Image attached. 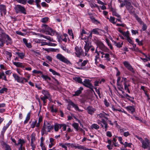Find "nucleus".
Segmentation results:
<instances>
[{
	"label": "nucleus",
	"instance_id": "f257e3e1",
	"mask_svg": "<svg viewBox=\"0 0 150 150\" xmlns=\"http://www.w3.org/2000/svg\"><path fill=\"white\" fill-rule=\"evenodd\" d=\"M85 44L84 46L85 52L83 50L81 47L76 46L75 48V53L78 57H80V56H82L83 57L87 56L88 57L89 56L88 54V52L90 49V48L92 47L91 44L90 42L88 41H85Z\"/></svg>",
	"mask_w": 150,
	"mask_h": 150
},
{
	"label": "nucleus",
	"instance_id": "f03ea898",
	"mask_svg": "<svg viewBox=\"0 0 150 150\" xmlns=\"http://www.w3.org/2000/svg\"><path fill=\"white\" fill-rule=\"evenodd\" d=\"M42 32H46V34L53 36L54 35L55 31L46 24H43L42 26Z\"/></svg>",
	"mask_w": 150,
	"mask_h": 150
},
{
	"label": "nucleus",
	"instance_id": "7ed1b4c3",
	"mask_svg": "<svg viewBox=\"0 0 150 150\" xmlns=\"http://www.w3.org/2000/svg\"><path fill=\"white\" fill-rule=\"evenodd\" d=\"M56 57L60 61L66 64H67L72 65L71 62L61 54H58L56 56Z\"/></svg>",
	"mask_w": 150,
	"mask_h": 150
},
{
	"label": "nucleus",
	"instance_id": "20e7f679",
	"mask_svg": "<svg viewBox=\"0 0 150 150\" xmlns=\"http://www.w3.org/2000/svg\"><path fill=\"white\" fill-rule=\"evenodd\" d=\"M13 76L15 81L17 82L24 84L25 83L27 82V80L24 77H20L16 73L13 74Z\"/></svg>",
	"mask_w": 150,
	"mask_h": 150
},
{
	"label": "nucleus",
	"instance_id": "39448f33",
	"mask_svg": "<svg viewBox=\"0 0 150 150\" xmlns=\"http://www.w3.org/2000/svg\"><path fill=\"white\" fill-rule=\"evenodd\" d=\"M42 93L44 96L41 97V99L43 101V103L45 104L47 103L46 99L50 98V94L48 91L45 90H42Z\"/></svg>",
	"mask_w": 150,
	"mask_h": 150
},
{
	"label": "nucleus",
	"instance_id": "423d86ee",
	"mask_svg": "<svg viewBox=\"0 0 150 150\" xmlns=\"http://www.w3.org/2000/svg\"><path fill=\"white\" fill-rule=\"evenodd\" d=\"M14 9L17 13H21L26 14V12L24 7L21 5H17L14 7Z\"/></svg>",
	"mask_w": 150,
	"mask_h": 150
},
{
	"label": "nucleus",
	"instance_id": "0eeeda50",
	"mask_svg": "<svg viewBox=\"0 0 150 150\" xmlns=\"http://www.w3.org/2000/svg\"><path fill=\"white\" fill-rule=\"evenodd\" d=\"M82 84L88 88L93 91L94 86L91 83V81L89 79H85Z\"/></svg>",
	"mask_w": 150,
	"mask_h": 150
},
{
	"label": "nucleus",
	"instance_id": "6e6552de",
	"mask_svg": "<svg viewBox=\"0 0 150 150\" xmlns=\"http://www.w3.org/2000/svg\"><path fill=\"white\" fill-rule=\"evenodd\" d=\"M126 8L129 13L131 14H134L135 13V8L132 5L130 1L126 3Z\"/></svg>",
	"mask_w": 150,
	"mask_h": 150
},
{
	"label": "nucleus",
	"instance_id": "1a4fd4ad",
	"mask_svg": "<svg viewBox=\"0 0 150 150\" xmlns=\"http://www.w3.org/2000/svg\"><path fill=\"white\" fill-rule=\"evenodd\" d=\"M67 102L68 103V107L67 109L69 110H70V107L69 106V105H71L75 109L76 111H81V110L79 109L77 105L75 104L73 102L71 101V100H69L67 101Z\"/></svg>",
	"mask_w": 150,
	"mask_h": 150
},
{
	"label": "nucleus",
	"instance_id": "9d476101",
	"mask_svg": "<svg viewBox=\"0 0 150 150\" xmlns=\"http://www.w3.org/2000/svg\"><path fill=\"white\" fill-rule=\"evenodd\" d=\"M142 147L144 149H146L150 148V142L147 138H145L142 142Z\"/></svg>",
	"mask_w": 150,
	"mask_h": 150
},
{
	"label": "nucleus",
	"instance_id": "9b49d317",
	"mask_svg": "<svg viewBox=\"0 0 150 150\" xmlns=\"http://www.w3.org/2000/svg\"><path fill=\"white\" fill-rule=\"evenodd\" d=\"M123 64L125 67L127 68L129 71L133 74L135 73V71L134 70L133 68L129 62L127 61H124L123 62Z\"/></svg>",
	"mask_w": 150,
	"mask_h": 150
},
{
	"label": "nucleus",
	"instance_id": "f8f14e48",
	"mask_svg": "<svg viewBox=\"0 0 150 150\" xmlns=\"http://www.w3.org/2000/svg\"><path fill=\"white\" fill-rule=\"evenodd\" d=\"M88 62V60H84L83 61L80 65V67H76V68L78 69H82L83 70H87L88 67H85L86 65Z\"/></svg>",
	"mask_w": 150,
	"mask_h": 150
},
{
	"label": "nucleus",
	"instance_id": "ddd939ff",
	"mask_svg": "<svg viewBox=\"0 0 150 150\" xmlns=\"http://www.w3.org/2000/svg\"><path fill=\"white\" fill-rule=\"evenodd\" d=\"M35 134L34 133L32 134L31 135V144L30 145L32 147V149L35 148V146L34 144V142L35 141Z\"/></svg>",
	"mask_w": 150,
	"mask_h": 150
},
{
	"label": "nucleus",
	"instance_id": "4468645a",
	"mask_svg": "<svg viewBox=\"0 0 150 150\" xmlns=\"http://www.w3.org/2000/svg\"><path fill=\"white\" fill-rule=\"evenodd\" d=\"M88 113L91 115H93L95 112L96 110L92 106H89L86 109Z\"/></svg>",
	"mask_w": 150,
	"mask_h": 150
},
{
	"label": "nucleus",
	"instance_id": "2eb2a0df",
	"mask_svg": "<svg viewBox=\"0 0 150 150\" xmlns=\"http://www.w3.org/2000/svg\"><path fill=\"white\" fill-rule=\"evenodd\" d=\"M125 108L128 111L131 113L132 114H133L135 111V108L133 106H127L125 107Z\"/></svg>",
	"mask_w": 150,
	"mask_h": 150
},
{
	"label": "nucleus",
	"instance_id": "dca6fc26",
	"mask_svg": "<svg viewBox=\"0 0 150 150\" xmlns=\"http://www.w3.org/2000/svg\"><path fill=\"white\" fill-rule=\"evenodd\" d=\"M12 122L11 120H10L8 123L5 126H4L2 129V130L1 131V133L3 136L4 133L6 131V129L8 128L10 125L11 124Z\"/></svg>",
	"mask_w": 150,
	"mask_h": 150
},
{
	"label": "nucleus",
	"instance_id": "f3484780",
	"mask_svg": "<svg viewBox=\"0 0 150 150\" xmlns=\"http://www.w3.org/2000/svg\"><path fill=\"white\" fill-rule=\"evenodd\" d=\"M0 12H1V15L3 13L5 14L6 13V6L3 4L0 5Z\"/></svg>",
	"mask_w": 150,
	"mask_h": 150
},
{
	"label": "nucleus",
	"instance_id": "a211bd4d",
	"mask_svg": "<svg viewBox=\"0 0 150 150\" xmlns=\"http://www.w3.org/2000/svg\"><path fill=\"white\" fill-rule=\"evenodd\" d=\"M26 141L23 139H19L18 141V143L16 146H18L20 145L19 147H24L23 145L26 143Z\"/></svg>",
	"mask_w": 150,
	"mask_h": 150
},
{
	"label": "nucleus",
	"instance_id": "6ab92c4d",
	"mask_svg": "<svg viewBox=\"0 0 150 150\" xmlns=\"http://www.w3.org/2000/svg\"><path fill=\"white\" fill-rule=\"evenodd\" d=\"M112 42L113 43L114 45L118 48L121 47L123 44V42L122 41L121 42H118L114 41H112Z\"/></svg>",
	"mask_w": 150,
	"mask_h": 150
},
{
	"label": "nucleus",
	"instance_id": "aec40b11",
	"mask_svg": "<svg viewBox=\"0 0 150 150\" xmlns=\"http://www.w3.org/2000/svg\"><path fill=\"white\" fill-rule=\"evenodd\" d=\"M4 37H5V38H6L7 39V40L6 41V45H8L9 44H12L13 42L12 40L8 35L5 34L4 35Z\"/></svg>",
	"mask_w": 150,
	"mask_h": 150
},
{
	"label": "nucleus",
	"instance_id": "412c9836",
	"mask_svg": "<svg viewBox=\"0 0 150 150\" xmlns=\"http://www.w3.org/2000/svg\"><path fill=\"white\" fill-rule=\"evenodd\" d=\"M83 88L82 87H80L79 89L78 90L75 92V93L73 94V96H79L80 94L81 93L82 91L83 90Z\"/></svg>",
	"mask_w": 150,
	"mask_h": 150
},
{
	"label": "nucleus",
	"instance_id": "4be33fe9",
	"mask_svg": "<svg viewBox=\"0 0 150 150\" xmlns=\"http://www.w3.org/2000/svg\"><path fill=\"white\" fill-rule=\"evenodd\" d=\"M40 37H43L44 38H45L50 41L52 42H55V40H54L52 38H51L49 36H45L42 34H40Z\"/></svg>",
	"mask_w": 150,
	"mask_h": 150
},
{
	"label": "nucleus",
	"instance_id": "5701e85b",
	"mask_svg": "<svg viewBox=\"0 0 150 150\" xmlns=\"http://www.w3.org/2000/svg\"><path fill=\"white\" fill-rule=\"evenodd\" d=\"M125 96L127 100L130 101L132 103H134L135 102L134 100V97H131L127 93L125 94Z\"/></svg>",
	"mask_w": 150,
	"mask_h": 150
},
{
	"label": "nucleus",
	"instance_id": "b1692460",
	"mask_svg": "<svg viewBox=\"0 0 150 150\" xmlns=\"http://www.w3.org/2000/svg\"><path fill=\"white\" fill-rule=\"evenodd\" d=\"M2 146L4 148L5 150H11L10 146L5 142L3 143Z\"/></svg>",
	"mask_w": 150,
	"mask_h": 150
},
{
	"label": "nucleus",
	"instance_id": "393cba45",
	"mask_svg": "<svg viewBox=\"0 0 150 150\" xmlns=\"http://www.w3.org/2000/svg\"><path fill=\"white\" fill-rule=\"evenodd\" d=\"M46 128V125H45V122H44L43 127L41 130V134L42 136H43L45 134H47V132L45 130Z\"/></svg>",
	"mask_w": 150,
	"mask_h": 150
},
{
	"label": "nucleus",
	"instance_id": "a878e982",
	"mask_svg": "<svg viewBox=\"0 0 150 150\" xmlns=\"http://www.w3.org/2000/svg\"><path fill=\"white\" fill-rule=\"evenodd\" d=\"M97 116L98 117V118H102L105 117V116L106 115L109 116V115L108 114L104 112H102L97 114Z\"/></svg>",
	"mask_w": 150,
	"mask_h": 150
},
{
	"label": "nucleus",
	"instance_id": "bb28decb",
	"mask_svg": "<svg viewBox=\"0 0 150 150\" xmlns=\"http://www.w3.org/2000/svg\"><path fill=\"white\" fill-rule=\"evenodd\" d=\"M99 48L102 51L105 52H108L109 50V49L107 47H106L104 44L100 47Z\"/></svg>",
	"mask_w": 150,
	"mask_h": 150
},
{
	"label": "nucleus",
	"instance_id": "cd10ccee",
	"mask_svg": "<svg viewBox=\"0 0 150 150\" xmlns=\"http://www.w3.org/2000/svg\"><path fill=\"white\" fill-rule=\"evenodd\" d=\"M13 64L17 67H21V68H24L25 66L23 65L22 63L20 62H13Z\"/></svg>",
	"mask_w": 150,
	"mask_h": 150
},
{
	"label": "nucleus",
	"instance_id": "c85d7f7f",
	"mask_svg": "<svg viewBox=\"0 0 150 150\" xmlns=\"http://www.w3.org/2000/svg\"><path fill=\"white\" fill-rule=\"evenodd\" d=\"M31 112L30 111L27 114L26 119L24 122V124H27L30 119V116L31 115Z\"/></svg>",
	"mask_w": 150,
	"mask_h": 150
},
{
	"label": "nucleus",
	"instance_id": "c756f323",
	"mask_svg": "<svg viewBox=\"0 0 150 150\" xmlns=\"http://www.w3.org/2000/svg\"><path fill=\"white\" fill-rule=\"evenodd\" d=\"M47 128L48 129L47 132H50L51 130L54 128V126L51 125L49 123H47V125H46V128Z\"/></svg>",
	"mask_w": 150,
	"mask_h": 150
},
{
	"label": "nucleus",
	"instance_id": "7c9ffc66",
	"mask_svg": "<svg viewBox=\"0 0 150 150\" xmlns=\"http://www.w3.org/2000/svg\"><path fill=\"white\" fill-rule=\"evenodd\" d=\"M54 127L55 131L57 132L59 130V129L61 128V124L56 123L54 125Z\"/></svg>",
	"mask_w": 150,
	"mask_h": 150
},
{
	"label": "nucleus",
	"instance_id": "2f4dec72",
	"mask_svg": "<svg viewBox=\"0 0 150 150\" xmlns=\"http://www.w3.org/2000/svg\"><path fill=\"white\" fill-rule=\"evenodd\" d=\"M73 79L78 83L82 84L83 81L81 78L79 77H75L73 78Z\"/></svg>",
	"mask_w": 150,
	"mask_h": 150
},
{
	"label": "nucleus",
	"instance_id": "473e14b6",
	"mask_svg": "<svg viewBox=\"0 0 150 150\" xmlns=\"http://www.w3.org/2000/svg\"><path fill=\"white\" fill-rule=\"evenodd\" d=\"M101 122V123H103L104 125V129H105V131H107L108 127V125L107 123L106 122L105 120L104 119H102Z\"/></svg>",
	"mask_w": 150,
	"mask_h": 150
},
{
	"label": "nucleus",
	"instance_id": "72a5a7b5",
	"mask_svg": "<svg viewBox=\"0 0 150 150\" xmlns=\"http://www.w3.org/2000/svg\"><path fill=\"white\" fill-rule=\"evenodd\" d=\"M111 141L110 139H108L107 141V143L109 144L107 146V147L109 150H111L112 149L113 145H111Z\"/></svg>",
	"mask_w": 150,
	"mask_h": 150
},
{
	"label": "nucleus",
	"instance_id": "f704fd0d",
	"mask_svg": "<svg viewBox=\"0 0 150 150\" xmlns=\"http://www.w3.org/2000/svg\"><path fill=\"white\" fill-rule=\"evenodd\" d=\"M16 54H17L21 59H23L25 57V54L23 52H16Z\"/></svg>",
	"mask_w": 150,
	"mask_h": 150
},
{
	"label": "nucleus",
	"instance_id": "c9c22d12",
	"mask_svg": "<svg viewBox=\"0 0 150 150\" xmlns=\"http://www.w3.org/2000/svg\"><path fill=\"white\" fill-rule=\"evenodd\" d=\"M100 30H101L99 28H96L93 29L91 31H92V33H93V34L98 35L99 34V31Z\"/></svg>",
	"mask_w": 150,
	"mask_h": 150
},
{
	"label": "nucleus",
	"instance_id": "e433bc0d",
	"mask_svg": "<svg viewBox=\"0 0 150 150\" xmlns=\"http://www.w3.org/2000/svg\"><path fill=\"white\" fill-rule=\"evenodd\" d=\"M124 89L125 90H127L128 93H130V91L129 88V87L130 86L129 84H126L125 83H124Z\"/></svg>",
	"mask_w": 150,
	"mask_h": 150
},
{
	"label": "nucleus",
	"instance_id": "4c0bfd02",
	"mask_svg": "<svg viewBox=\"0 0 150 150\" xmlns=\"http://www.w3.org/2000/svg\"><path fill=\"white\" fill-rule=\"evenodd\" d=\"M104 57L105 58V59L107 61V62H109L111 60L110 55L109 53H106L105 54Z\"/></svg>",
	"mask_w": 150,
	"mask_h": 150
},
{
	"label": "nucleus",
	"instance_id": "58836bf2",
	"mask_svg": "<svg viewBox=\"0 0 150 150\" xmlns=\"http://www.w3.org/2000/svg\"><path fill=\"white\" fill-rule=\"evenodd\" d=\"M105 41L110 49L111 50H113V47L112 44L110 42V40L108 38H106Z\"/></svg>",
	"mask_w": 150,
	"mask_h": 150
},
{
	"label": "nucleus",
	"instance_id": "ea45409f",
	"mask_svg": "<svg viewBox=\"0 0 150 150\" xmlns=\"http://www.w3.org/2000/svg\"><path fill=\"white\" fill-rule=\"evenodd\" d=\"M0 79H3L6 81H7L6 76L5 75L4 72H2L0 74Z\"/></svg>",
	"mask_w": 150,
	"mask_h": 150
},
{
	"label": "nucleus",
	"instance_id": "a19ab883",
	"mask_svg": "<svg viewBox=\"0 0 150 150\" xmlns=\"http://www.w3.org/2000/svg\"><path fill=\"white\" fill-rule=\"evenodd\" d=\"M15 1L21 4L25 5L27 2V0H14Z\"/></svg>",
	"mask_w": 150,
	"mask_h": 150
},
{
	"label": "nucleus",
	"instance_id": "79ce46f5",
	"mask_svg": "<svg viewBox=\"0 0 150 150\" xmlns=\"http://www.w3.org/2000/svg\"><path fill=\"white\" fill-rule=\"evenodd\" d=\"M115 18L113 17L110 16L109 21L113 24H116V22L115 21Z\"/></svg>",
	"mask_w": 150,
	"mask_h": 150
},
{
	"label": "nucleus",
	"instance_id": "37998d69",
	"mask_svg": "<svg viewBox=\"0 0 150 150\" xmlns=\"http://www.w3.org/2000/svg\"><path fill=\"white\" fill-rule=\"evenodd\" d=\"M90 5L92 8H93L97 7L99 11H100L99 7L97 4L91 3L90 4Z\"/></svg>",
	"mask_w": 150,
	"mask_h": 150
},
{
	"label": "nucleus",
	"instance_id": "c03bdc74",
	"mask_svg": "<svg viewBox=\"0 0 150 150\" xmlns=\"http://www.w3.org/2000/svg\"><path fill=\"white\" fill-rule=\"evenodd\" d=\"M49 71L50 72H51L54 75H56L58 76H60V74L59 73L53 70L52 69H49Z\"/></svg>",
	"mask_w": 150,
	"mask_h": 150
},
{
	"label": "nucleus",
	"instance_id": "a18cd8bd",
	"mask_svg": "<svg viewBox=\"0 0 150 150\" xmlns=\"http://www.w3.org/2000/svg\"><path fill=\"white\" fill-rule=\"evenodd\" d=\"M112 15L113 16H115L117 17H120V15H119L115 11V10L112 9Z\"/></svg>",
	"mask_w": 150,
	"mask_h": 150
},
{
	"label": "nucleus",
	"instance_id": "49530a36",
	"mask_svg": "<svg viewBox=\"0 0 150 150\" xmlns=\"http://www.w3.org/2000/svg\"><path fill=\"white\" fill-rule=\"evenodd\" d=\"M124 36L126 37V39L129 37V33L128 31H127L126 32H124L122 34Z\"/></svg>",
	"mask_w": 150,
	"mask_h": 150
},
{
	"label": "nucleus",
	"instance_id": "de8ad7c7",
	"mask_svg": "<svg viewBox=\"0 0 150 150\" xmlns=\"http://www.w3.org/2000/svg\"><path fill=\"white\" fill-rule=\"evenodd\" d=\"M99 126L96 124H93L91 126V128L92 129H97L99 128Z\"/></svg>",
	"mask_w": 150,
	"mask_h": 150
},
{
	"label": "nucleus",
	"instance_id": "09e8293b",
	"mask_svg": "<svg viewBox=\"0 0 150 150\" xmlns=\"http://www.w3.org/2000/svg\"><path fill=\"white\" fill-rule=\"evenodd\" d=\"M72 126L76 129V131H78V127L79 126V125L78 123H74L72 124Z\"/></svg>",
	"mask_w": 150,
	"mask_h": 150
},
{
	"label": "nucleus",
	"instance_id": "8fccbe9b",
	"mask_svg": "<svg viewBox=\"0 0 150 150\" xmlns=\"http://www.w3.org/2000/svg\"><path fill=\"white\" fill-rule=\"evenodd\" d=\"M132 145V143H128L127 142H125L124 145V146L125 148H126L127 147H129L131 148V145Z\"/></svg>",
	"mask_w": 150,
	"mask_h": 150
},
{
	"label": "nucleus",
	"instance_id": "3c124183",
	"mask_svg": "<svg viewBox=\"0 0 150 150\" xmlns=\"http://www.w3.org/2000/svg\"><path fill=\"white\" fill-rule=\"evenodd\" d=\"M68 33L70 35H71L72 36V39H74V34L73 33V31L72 29H68Z\"/></svg>",
	"mask_w": 150,
	"mask_h": 150
},
{
	"label": "nucleus",
	"instance_id": "603ef678",
	"mask_svg": "<svg viewBox=\"0 0 150 150\" xmlns=\"http://www.w3.org/2000/svg\"><path fill=\"white\" fill-rule=\"evenodd\" d=\"M35 2L36 4L37 7L39 8H40L41 6H40V3L41 2L40 0H35Z\"/></svg>",
	"mask_w": 150,
	"mask_h": 150
},
{
	"label": "nucleus",
	"instance_id": "864d4df0",
	"mask_svg": "<svg viewBox=\"0 0 150 150\" xmlns=\"http://www.w3.org/2000/svg\"><path fill=\"white\" fill-rule=\"evenodd\" d=\"M48 19L49 18L48 17H45L42 18L41 21L43 23H45L48 21Z\"/></svg>",
	"mask_w": 150,
	"mask_h": 150
},
{
	"label": "nucleus",
	"instance_id": "5fc2aeb1",
	"mask_svg": "<svg viewBox=\"0 0 150 150\" xmlns=\"http://www.w3.org/2000/svg\"><path fill=\"white\" fill-rule=\"evenodd\" d=\"M37 123V120H36L35 121L33 122H32V124L30 125V127L32 128H34Z\"/></svg>",
	"mask_w": 150,
	"mask_h": 150
},
{
	"label": "nucleus",
	"instance_id": "6e6d98bb",
	"mask_svg": "<svg viewBox=\"0 0 150 150\" xmlns=\"http://www.w3.org/2000/svg\"><path fill=\"white\" fill-rule=\"evenodd\" d=\"M96 43L99 48L104 44L101 41L99 40H98L96 41Z\"/></svg>",
	"mask_w": 150,
	"mask_h": 150
},
{
	"label": "nucleus",
	"instance_id": "4d7b16f0",
	"mask_svg": "<svg viewBox=\"0 0 150 150\" xmlns=\"http://www.w3.org/2000/svg\"><path fill=\"white\" fill-rule=\"evenodd\" d=\"M8 90V89L6 88H2L0 90V93H3L4 92H7Z\"/></svg>",
	"mask_w": 150,
	"mask_h": 150
},
{
	"label": "nucleus",
	"instance_id": "13d9d810",
	"mask_svg": "<svg viewBox=\"0 0 150 150\" xmlns=\"http://www.w3.org/2000/svg\"><path fill=\"white\" fill-rule=\"evenodd\" d=\"M59 146H61L62 148H64L65 150H67V146L65 144H59Z\"/></svg>",
	"mask_w": 150,
	"mask_h": 150
},
{
	"label": "nucleus",
	"instance_id": "bf43d9fd",
	"mask_svg": "<svg viewBox=\"0 0 150 150\" xmlns=\"http://www.w3.org/2000/svg\"><path fill=\"white\" fill-rule=\"evenodd\" d=\"M32 72L34 74H42V72L41 71H37L36 70H34Z\"/></svg>",
	"mask_w": 150,
	"mask_h": 150
},
{
	"label": "nucleus",
	"instance_id": "052dcab7",
	"mask_svg": "<svg viewBox=\"0 0 150 150\" xmlns=\"http://www.w3.org/2000/svg\"><path fill=\"white\" fill-rule=\"evenodd\" d=\"M5 53L6 55L7 56V57L9 56L10 59H11V57H12V54L10 52H9L8 51H6L5 52Z\"/></svg>",
	"mask_w": 150,
	"mask_h": 150
},
{
	"label": "nucleus",
	"instance_id": "680f3d73",
	"mask_svg": "<svg viewBox=\"0 0 150 150\" xmlns=\"http://www.w3.org/2000/svg\"><path fill=\"white\" fill-rule=\"evenodd\" d=\"M61 48L64 51L66 52H67L68 53H70V50H69L68 49H67L65 47L62 46L61 47Z\"/></svg>",
	"mask_w": 150,
	"mask_h": 150
},
{
	"label": "nucleus",
	"instance_id": "e2e57ef3",
	"mask_svg": "<svg viewBox=\"0 0 150 150\" xmlns=\"http://www.w3.org/2000/svg\"><path fill=\"white\" fill-rule=\"evenodd\" d=\"M91 21L93 23L96 24H97L100 23V22L99 21L96 19L95 18L94 19H93Z\"/></svg>",
	"mask_w": 150,
	"mask_h": 150
},
{
	"label": "nucleus",
	"instance_id": "0e129e2a",
	"mask_svg": "<svg viewBox=\"0 0 150 150\" xmlns=\"http://www.w3.org/2000/svg\"><path fill=\"white\" fill-rule=\"evenodd\" d=\"M57 38L58 39V41L59 42H61L62 40V38L61 35H58L57 36Z\"/></svg>",
	"mask_w": 150,
	"mask_h": 150
},
{
	"label": "nucleus",
	"instance_id": "69168bd1",
	"mask_svg": "<svg viewBox=\"0 0 150 150\" xmlns=\"http://www.w3.org/2000/svg\"><path fill=\"white\" fill-rule=\"evenodd\" d=\"M63 127V130L66 131L67 128V125L64 124H61V127Z\"/></svg>",
	"mask_w": 150,
	"mask_h": 150
},
{
	"label": "nucleus",
	"instance_id": "338daca9",
	"mask_svg": "<svg viewBox=\"0 0 150 150\" xmlns=\"http://www.w3.org/2000/svg\"><path fill=\"white\" fill-rule=\"evenodd\" d=\"M126 39L127 40V41L131 44L134 42L130 38V37Z\"/></svg>",
	"mask_w": 150,
	"mask_h": 150
},
{
	"label": "nucleus",
	"instance_id": "774afa93",
	"mask_svg": "<svg viewBox=\"0 0 150 150\" xmlns=\"http://www.w3.org/2000/svg\"><path fill=\"white\" fill-rule=\"evenodd\" d=\"M50 109H51V111L52 112H57V110L56 109H54L53 108V106H52L50 107Z\"/></svg>",
	"mask_w": 150,
	"mask_h": 150
}]
</instances>
